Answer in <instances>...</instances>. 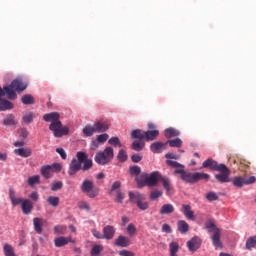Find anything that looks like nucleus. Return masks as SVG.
I'll return each instance as SVG.
<instances>
[{"label": "nucleus", "instance_id": "1", "mask_svg": "<svg viewBox=\"0 0 256 256\" xmlns=\"http://www.w3.org/2000/svg\"><path fill=\"white\" fill-rule=\"evenodd\" d=\"M59 119H61V116L58 112L47 113L43 116V120L46 121V123H50L49 129L50 131H53L54 137L57 138L69 134V127L63 126V123H61Z\"/></svg>", "mask_w": 256, "mask_h": 256}, {"label": "nucleus", "instance_id": "2", "mask_svg": "<svg viewBox=\"0 0 256 256\" xmlns=\"http://www.w3.org/2000/svg\"><path fill=\"white\" fill-rule=\"evenodd\" d=\"M204 227L207 229L208 233H213L211 240L214 247L216 249H221V247H223V244L221 243V229L215 224V219L210 218L206 220Z\"/></svg>", "mask_w": 256, "mask_h": 256}, {"label": "nucleus", "instance_id": "3", "mask_svg": "<svg viewBox=\"0 0 256 256\" xmlns=\"http://www.w3.org/2000/svg\"><path fill=\"white\" fill-rule=\"evenodd\" d=\"M161 179V172L154 171L151 174L144 173L140 178H136L139 187H157Z\"/></svg>", "mask_w": 256, "mask_h": 256}, {"label": "nucleus", "instance_id": "4", "mask_svg": "<svg viewBox=\"0 0 256 256\" xmlns=\"http://www.w3.org/2000/svg\"><path fill=\"white\" fill-rule=\"evenodd\" d=\"M115 157V152L112 147H106L103 152H97L94 161L98 165H109L111 161H113V158Z\"/></svg>", "mask_w": 256, "mask_h": 256}, {"label": "nucleus", "instance_id": "5", "mask_svg": "<svg viewBox=\"0 0 256 256\" xmlns=\"http://www.w3.org/2000/svg\"><path fill=\"white\" fill-rule=\"evenodd\" d=\"M76 158L72 159L70 164H69V170H68V175L73 176L76 175L78 171H81L83 161L87 159V153L83 151H79L76 154Z\"/></svg>", "mask_w": 256, "mask_h": 256}, {"label": "nucleus", "instance_id": "6", "mask_svg": "<svg viewBox=\"0 0 256 256\" xmlns=\"http://www.w3.org/2000/svg\"><path fill=\"white\" fill-rule=\"evenodd\" d=\"M80 189L90 199H95L99 195V189L95 188V184L91 180H84Z\"/></svg>", "mask_w": 256, "mask_h": 256}, {"label": "nucleus", "instance_id": "7", "mask_svg": "<svg viewBox=\"0 0 256 256\" xmlns=\"http://www.w3.org/2000/svg\"><path fill=\"white\" fill-rule=\"evenodd\" d=\"M40 171L44 179H50L51 173H53L54 171L56 172L61 171V164L54 163L52 165H45L41 167Z\"/></svg>", "mask_w": 256, "mask_h": 256}, {"label": "nucleus", "instance_id": "8", "mask_svg": "<svg viewBox=\"0 0 256 256\" xmlns=\"http://www.w3.org/2000/svg\"><path fill=\"white\" fill-rule=\"evenodd\" d=\"M211 169V171H223L225 164H219L213 159H207L202 163V169Z\"/></svg>", "mask_w": 256, "mask_h": 256}, {"label": "nucleus", "instance_id": "9", "mask_svg": "<svg viewBox=\"0 0 256 256\" xmlns=\"http://www.w3.org/2000/svg\"><path fill=\"white\" fill-rule=\"evenodd\" d=\"M220 174H216L214 177L218 183H230L231 170L224 164V169L218 170Z\"/></svg>", "mask_w": 256, "mask_h": 256}, {"label": "nucleus", "instance_id": "10", "mask_svg": "<svg viewBox=\"0 0 256 256\" xmlns=\"http://www.w3.org/2000/svg\"><path fill=\"white\" fill-rule=\"evenodd\" d=\"M166 164L175 169V175H180V177H182L183 173H185V166L177 161L167 160Z\"/></svg>", "mask_w": 256, "mask_h": 256}, {"label": "nucleus", "instance_id": "11", "mask_svg": "<svg viewBox=\"0 0 256 256\" xmlns=\"http://www.w3.org/2000/svg\"><path fill=\"white\" fill-rule=\"evenodd\" d=\"M94 129L96 133H105L109 131V122L106 120H99L94 123Z\"/></svg>", "mask_w": 256, "mask_h": 256}, {"label": "nucleus", "instance_id": "12", "mask_svg": "<svg viewBox=\"0 0 256 256\" xmlns=\"http://www.w3.org/2000/svg\"><path fill=\"white\" fill-rule=\"evenodd\" d=\"M116 231L117 229L115 228V226H112V225L104 226L103 228L104 239H106L107 241H111V239L115 237Z\"/></svg>", "mask_w": 256, "mask_h": 256}, {"label": "nucleus", "instance_id": "13", "mask_svg": "<svg viewBox=\"0 0 256 256\" xmlns=\"http://www.w3.org/2000/svg\"><path fill=\"white\" fill-rule=\"evenodd\" d=\"M182 213L188 221H195V212L191 208V205L189 204H183L182 205Z\"/></svg>", "mask_w": 256, "mask_h": 256}, {"label": "nucleus", "instance_id": "14", "mask_svg": "<svg viewBox=\"0 0 256 256\" xmlns=\"http://www.w3.org/2000/svg\"><path fill=\"white\" fill-rule=\"evenodd\" d=\"M9 199L13 207H17V205H23V202H25V198H17L15 190L13 188L9 189Z\"/></svg>", "mask_w": 256, "mask_h": 256}, {"label": "nucleus", "instance_id": "15", "mask_svg": "<svg viewBox=\"0 0 256 256\" xmlns=\"http://www.w3.org/2000/svg\"><path fill=\"white\" fill-rule=\"evenodd\" d=\"M167 149V142L163 143V142H154L150 145V151H152V153H163V151H165Z\"/></svg>", "mask_w": 256, "mask_h": 256}, {"label": "nucleus", "instance_id": "16", "mask_svg": "<svg viewBox=\"0 0 256 256\" xmlns=\"http://www.w3.org/2000/svg\"><path fill=\"white\" fill-rule=\"evenodd\" d=\"M109 139V134L104 133L97 136L95 140L91 143V149L95 150L99 147V143H105Z\"/></svg>", "mask_w": 256, "mask_h": 256}, {"label": "nucleus", "instance_id": "17", "mask_svg": "<svg viewBox=\"0 0 256 256\" xmlns=\"http://www.w3.org/2000/svg\"><path fill=\"white\" fill-rule=\"evenodd\" d=\"M187 247L189 251H197L201 247V238L195 236L190 241L187 242Z\"/></svg>", "mask_w": 256, "mask_h": 256}, {"label": "nucleus", "instance_id": "18", "mask_svg": "<svg viewBox=\"0 0 256 256\" xmlns=\"http://www.w3.org/2000/svg\"><path fill=\"white\" fill-rule=\"evenodd\" d=\"M116 247H129L131 245V240L127 236L120 235L114 242Z\"/></svg>", "mask_w": 256, "mask_h": 256}, {"label": "nucleus", "instance_id": "19", "mask_svg": "<svg viewBox=\"0 0 256 256\" xmlns=\"http://www.w3.org/2000/svg\"><path fill=\"white\" fill-rule=\"evenodd\" d=\"M21 209L24 215H31L33 212V202L29 199H25L21 205Z\"/></svg>", "mask_w": 256, "mask_h": 256}, {"label": "nucleus", "instance_id": "20", "mask_svg": "<svg viewBox=\"0 0 256 256\" xmlns=\"http://www.w3.org/2000/svg\"><path fill=\"white\" fill-rule=\"evenodd\" d=\"M159 183H162V187L165 189L167 195H169L173 190V186L171 185V180L169 178L161 175Z\"/></svg>", "mask_w": 256, "mask_h": 256}, {"label": "nucleus", "instance_id": "21", "mask_svg": "<svg viewBox=\"0 0 256 256\" xmlns=\"http://www.w3.org/2000/svg\"><path fill=\"white\" fill-rule=\"evenodd\" d=\"M129 199L131 203L138 205L141 201H145V196L139 192H129Z\"/></svg>", "mask_w": 256, "mask_h": 256}, {"label": "nucleus", "instance_id": "22", "mask_svg": "<svg viewBox=\"0 0 256 256\" xmlns=\"http://www.w3.org/2000/svg\"><path fill=\"white\" fill-rule=\"evenodd\" d=\"M15 155H18L19 157H31L33 155V150L31 148H18L14 150Z\"/></svg>", "mask_w": 256, "mask_h": 256}, {"label": "nucleus", "instance_id": "23", "mask_svg": "<svg viewBox=\"0 0 256 256\" xmlns=\"http://www.w3.org/2000/svg\"><path fill=\"white\" fill-rule=\"evenodd\" d=\"M177 231L182 235L189 233V224L185 220H179L177 222Z\"/></svg>", "mask_w": 256, "mask_h": 256}, {"label": "nucleus", "instance_id": "24", "mask_svg": "<svg viewBox=\"0 0 256 256\" xmlns=\"http://www.w3.org/2000/svg\"><path fill=\"white\" fill-rule=\"evenodd\" d=\"M34 231L41 235L43 233V218L36 217L33 219Z\"/></svg>", "mask_w": 256, "mask_h": 256}, {"label": "nucleus", "instance_id": "25", "mask_svg": "<svg viewBox=\"0 0 256 256\" xmlns=\"http://www.w3.org/2000/svg\"><path fill=\"white\" fill-rule=\"evenodd\" d=\"M180 179L184 181V183H190L191 185L195 184V173L185 171Z\"/></svg>", "mask_w": 256, "mask_h": 256}, {"label": "nucleus", "instance_id": "26", "mask_svg": "<svg viewBox=\"0 0 256 256\" xmlns=\"http://www.w3.org/2000/svg\"><path fill=\"white\" fill-rule=\"evenodd\" d=\"M159 135V130H147L144 131V139L145 141H155L157 136Z\"/></svg>", "mask_w": 256, "mask_h": 256}, {"label": "nucleus", "instance_id": "27", "mask_svg": "<svg viewBox=\"0 0 256 256\" xmlns=\"http://www.w3.org/2000/svg\"><path fill=\"white\" fill-rule=\"evenodd\" d=\"M71 241V237H58L54 239L55 247H65Z\"/></svg>", "mask_w": 256, "mask_h": 256}, {"label": "nucleus", "instance_id": "28", "mask_svg": "<svg viewBox=\"0 0 256 256\" xmlns=\"http://www.w3.org/2000/svg\"><path fill=\"white\" fill-rule=\"evenodd\" d=\"M181 133L179 132V130L175 129V128H167L164 131V137H166V139H171L173 137H179Z\"/></svg>", "mask_w": 256, "mask_h": 256}, {"label": "nucleus", "instance_id": "29", "mask_svg": "<svg viewBox=\"0 0 256 256\" xmlns=\"http://www.w3.org/2000/svg\"><path fill=\"white\" fill-rule=\"evenodd\" d=\"M209 179H211V176L207 173H203V172L194 173V183H197L198 181H209Z\"/></svg>", "mask_w": 256, "mask_h": 256}, {"label": "nucleus", "instance_id": "30", "mask_svg": "<svg viewBox=\"0 0 256 256\" xmlns=\"http://www.w3.org/2000/svg\"><path fill=\"white\" fill-rule=\"evenodd\" d=\"M175 207L172 204H164L160 209V215H169L174 213Z\"/></svg>", "mask_w": 256, "mask_h": 256}, {"label": "nucleus", "instance_id": "31", "mask_svg": "<svg viewBox=\"0 0 256 256\" xmlns=\"http://www.w3.org/2000/svg\"><path fill=\"white\" fill-rule=\"evenodd\" d=\"M35 119V113L33 112H25L22 116V121L26 125H31V122Z\"/></svg>", "mask_w": 256, "mask_h": 256}, {"label": "nucleus", "instance_id": "32", "mask_svg": "<svg viewBox=\"0 0 256 256\" xmlns=\"http://www.w3.org/2000/svg\"><path fill=\"white\" fill-rule=\"evenodd\" d=\"M132 139H139V141H143L145 139V131L140 129L133 130L131 133Z\"/></svg>", "mask_w": 256, "mask_h": 256}, {"label": "nucleus", "instance_id": "33", "mask_svg": "<svg viewBox=\"0 0 256 256\" xmlns=\"http://www.w3.org/2000/svg\"><path fill=\"white\" fill-rule=\"evenodd\" d=\"M3 125H6V126L17 125V121H15V116L13 114H8L3 119Z\"/></svg>", "mask_w": 256, "mask_h": 256}, {"label": "nucleus", "instance_id": "34", "mask_svg": "<svg viewBox=\"0 0 256 256\" xmlns=\"http://www.w3.org/2000/svg\"><path fill=\"white\" fill-rule=\"evenodd\" d=\"M83 133L86 137H93V134L96 133L95 126L87 125L83 128Z\"/></svg>", "mask_w": 256, "mask_h": 256}, {"label": "nucleus", "instance_id": "35", "mask_svg": "<svg viewBox=\"0 0 256 256\" xmlns=\"http://www.w3.org/2000/svg\"><path fill=\"white\" fill-rule=\"evenodd\" d=\"M144 147H145V142H143L142 140H135L132 143V149L134 151H143Z\"/></svg>", "mask_w": 256, "mask_h": 256}, {"label": "nucleus", "instance_id": "36", "mask_svg": "<svg viewBox=\"0 0 256 256\" xmlns=\"http://www.w3.org/2000/svg\"><path fill=\"white\" fill-rule=\"evenodd\" d=\"M232 183L234 185V187H238V188H241L243 187V185H246L245 184V177H234L232 179Z\"/></svg>", "mask_w": 256, "mask_h": 256}, {"label": "nucleus", "instance_id": "37", "mask_svg": "<svg viewBox=\"0 0 256 256\" xmlns=\"http://www.w3.org/2000/svg\"><path fill=\"white\" fill-rule=\"evenodd\" d=\"M3 251L5 256H15V249L10 244H4Z\"/></svg>", "mask_w": 256, "mask_h": 256}, {"label": "nucleus", "instance_id": "38", "mask_svg": "<svg viewBox=\"0 0 256 256\" xmlns=\"http://www.w3.org/2000/svg\"><path fill=\"white\" fill-rule=\"evenodd\" d=\"M21 101L23 105H33L35 103V98H33V96H31L30 94H26L22 96Z\"/></svg>", "mask_w": 256, "mask_h": 256}, {"label": "nucleus", "instance_id": "39", "mask_svg": "<svg viewBox=\"0 0 256 256\" xmlns=\"http://www.w3.org/2000/svg\"><path fill=\"white\" fill-rule=\"evenodd\" d=\"M169 249H170V256H176L177 253L179 252V243L171 242L169 244Z\"/></svg>", "mask_w": 256, "mask_h": 256}, {"label": "nucleus", "instance_id": "40", "mask_svg": "<svg viewBox=\"0 0 256 256\" xmlns=\"http://www.w3.org/2000/svg\"><path fill=\"white\" fill-rule=\"evenodd\" d=\"M47 203L51 205V207H59V197L57 196H49L47 198Z\"/></svg>", "mask_w": 256, "mask_h": 256}, {"label": "nucleus", "instance_id": "41", "mask_svg": "<svg viewBox=\"0 0 256 256\" xmlns=\"http://www.w3.org/2000/svg\"><path fill=\"white\" fill-rule=\"evenodd\" d=\"M167 145H170L171 147H181L183 145V141L180 138H176L174 140H168Z\"/></svg>", "mask_w": 256, "mask_h": 256}, {"label": "nucleus", "instance_id": "42", "mask_svg": "<svg viewBox=\"0 0 256 256\" xmlns=\"http://www.w3.org/2000/svg\"><path fill=\"white\" fill-rule=\"evenodd\" d=\"M256 246V236L249 237L246 241V249H253Z\"/></svg>", "mask_w": 256, "mask_h": 256}, {"label": "nucleus", "instance_id": "43", "mask_svg": "<svg viewBox=\"0 0 256 256\" xmlns=\"http://www.w3.org/2000/svg\"><path fill=\"white\" fill-rule=\"evenodd\" d=\"M82 163V171H89V169H91V167H93V160L86 158Z\"/></svg>", "mask_w": 256, "mask_h": 256}, {"label": "nucleus", "instance_id": "44", "mask_svg": "<svg viewBox=\"0 0 256 256\" xmlns=\"http://www.w3.org/2000/svg\"><path fill=\"white\" fill-rule=\"evenodd\" d=\"M109 145H113L114 147H123V144H121V141L119 140V137H112L108 140Z\"/></svg>", "mask_w": 256, "mask_h": 256}, {"label": "nucleus", "instance_id": "45", "mask_svg": "<svg viewBox=\"0 0 256 256\" xmlns=\"http://www.w3.org/2000/svg\"><path fill=\"white\" fill-rule=\"evenodd\" d=\"M129 173H130V175H132L134 177H137V175L141 174V167H139V166H131L129 168Z\"/></svg>", "mask_w": 256, "mask_h": 256}, {"label": "nucleus", "instance_id": "46", "mask_svg": "<svg viewBox=\"0 0 256 256\" xmlns=\"http://www.w3.org/2000/svg\"><path fill=\"white\" fill-rule=\"evenodd\" d=\"M117 158L121 163H124V161H127V152L123 149L119 150Z\"/></svg>", "mask_w": 256, "mask_h": 256}, {"label": "nucleus", "instance_id": "47", "mask_svg": "<svg viewBox=\"0 0 256 256\" xmlns=\"http://www.w3.org/2000/svg\"><path fill=\"white\" fill-rule=\"evenodd\" d=\"M162 196H163V192L159 190H154L150 194V199L151 201H155L156 199H159V197H162Z\"/></svg>", "mask_w": 256, "mask_h": 256}, {"label": "nucleus", "instance_id": "48", "mask_svg": "<svg viewBox=\"0 0 256 256\" xmlns=\"http://www.w3.org/2000/svg\"><path fill=\"white\" fill-rule=\"evenodd\" d=\"M206 199L208 201H218L219 200V196L217 195V193L215 192H209L207 195H206Z\"/></svg>", "mask_w": 256, "mask_h": 256}, {"label": "nucleus", "instance_id": "49", "mask_svg": "<svg viewBox=\"0 0 256 256\" xmlns=\"http://www.w3.org/2000/svg\"><path fill=\"white\" fill-rule=\"evenodd\" d=\"M59 189H63V182H61V181L54 182L51 186V190L52 191H59Z\"/></svg>", "mask_w": 256, "mask_h": 256}, {"label": "nucleus", "instance_id": "50", "mask_svg": "<svg viewBox=\"0 0 256 256\" xmlns=\"http://www.w3.org/2000/svg\"><path fill=\"white\" fill-rule=\"evenodd\" d=\"M137 207H139L141 209V211H147V209H149V203H147L145 200H143L137 204Z\"/></svg>", "mask_w": 256, "mask_h": 256}, {"label": "nucleus", "instance_id": "51", "mask_svg": "<svg viewBox=\"0 0 256 256\" xmlns=\"http://www.w3.org/2000/svg\"><path fill=\"white\" fill-rule=\"evenodd\" d=\"M78 207L79 209H82L85 211H91V206L87 202H79Z\"/></svg>", "mask_w": 256, "mask_h": 256}, {"label": "nucleus", "instance_id": "52", "mask_svg": "<svg viewBox=\"0 0 256 256\" xmlns=\"http://www.w3.org/2000/svg\"><path fill=\"white\" fill-rule=\"evenodd\" d=\"M127 233L130 234L131 236L135 235L137 233V228L133 224H129L127 226Z\"/></svg>", "mask_w": 256, "mask_h": 256}, {"label": "nucleus", "instance_id": "53", "mask_svg": "<svg viewBox=\"0 0 256 256\" xmlns=\"http://www.w3.org/2000/svg\"><path fill=\"white\" fill-rule=\"evenodd\" d=\"M101 251H103V247H101L100 245H95L92 248L91 254L92 255H99V253H101Z\"/></svg>", "mask_w": 256, "mask_h": 256}, {"label": "nucleus", "instance_id": "54", "mask_svg": "<svg viewBox=\"0 0 256 256\" xmlns=\"http://www.w3.org/2000/svg\"><path fill=\"white\" fill-rule=\"evenodd\" d=\"M37 183H39V176H32L28 178V184L31 186L37 185Z\"/></svg>", "mask_w": 256, "mask_h": 256}, {"label": "nucleus", "instance_id": "55", "mask_svg": "<svg viewBox=\"0 0 256 256\" xmlns=\"http://www.w3.org/2000/svg\"><path fill=\"white\" fill-rule=\"evenodd\" d=\"M255 181H256L255 176H250V177H248V178H245V177H244V183H245V185H253V183H255Z\"/></svg>", "mask_w": 256, "mask_h": 256}, {"label": "nucleus", "instance_id": "56", "mask_svg": "<svg viewBox=\"0 0 256 256\" xmlns=\"http://www.w3.org/2000/svg\"><path fill=\"white\" fill-rule=\"evenodd\" d=\"M56 153L60 154L61 159H67V153L65 152V149L57 148Z\"/></svg>", "mask_w": 256, "mask_h": 256}, {"label": "nucleus", "instance_id": "57", "mask_svg": "<svg viewBox=\"0 0 256 256\" xmlns=\"http://www.w3.org/2000/svg\"><path fill=\"white\" fill-rule=\"evenodd\" d=\"M92 235L96 239H104V235L101 232H99L98 230L93 229L92 230Z\"/></svg>", "mask_w": 256, "mask_h": 256}, {"label": "nucleus", "instance_id": "58", "mask_svg": "<svg viewBox=\"0 0 256 256\" xmlns=\"http://www.w3.org/2000/svg\"><path fill=\"white\" fill-rule=\"evenodd\" d=\"M123 199H125V196H123V193L120 190H118L116 195L117 203H123Z\"/></svg>", "mask_w": 256, "mask_h": 256}, {"label": "nucleus", "instance_id": "59", "mask_svg": "<svg viewBox=\"0 0 256 256\" xmlns=\"http://www.w3.org/2000/svg\"><path fill=\"white\" fill-rule=\"evenodd\" d=\"M131 159H132L133 163H139L143 159V156H141L139 154H134L131 156Z\"/></svg>", "mask_w": 256, "mask_h": 256}, {"label": "nucleus", "instance_id": "60", "mask_svg": "<svg viewBox=\"0 0 256 256\" xmlns=\"http://www.w3.org/2000/svg\"><path fill=\"white\" fill-rule=\"evenodd\" d=\"M117 189H121V182H119V181H115V182L112 184L111 192L117 191Z\"/></svg>", "mask_w": 256, "mask_h": 256}, {"label": "nucleus", "instance_id": "61", "mask_svg": "<svg viewBox=\"0 0 256 256\" xmlns=\"http://www.w3.org/2000/svg\"><path fill=\"white\" fill-rule=\"evenodd\" d=\"M162 231L164 233H172L173 230L171 229V226L169 224H163Z\"/></svg>", "mask_w": 256, "mask_h": 256}, {"label": "nucleus", "instance_id": "62", "mask_svg": "<svg viewBox=\"0 0 256 256\" xmlns=\"http://www.w3.org/2000/svg\"><path fill=\"white\" fill-rule=\"evenodd\" d=\"M20 137L21 139H27V137H29V131H27V129H22L20 131Z\"/></svg>", "mask_w": 256, "mask_h": 256}, {"label": "nucleus", "instance_id": "63", "mask_svg": "<svg viewBox=\"0 0 256 256\" xmlns=\"http://www.w3.org/2000/svg\"><path fill=\"white\" fill-rule=\"evenodd\" d=\"M119 255H121V256H135V254L133 252L127 251V250L120 251Z\"/></svg>", "mask_w": 256, "mask_h": 256}, {"label": "nucleus", "instance_id": "64", "mask_svg": "<svg viewBox=\"0 0 256 256\" xmlns=\"http://www.w3.org/2000/svg\"><path fill=\"white\" fill-rule=\"evenodd\" d=\"M166 159H179V156L173 153H168L165 155Z\"/></svg>", "mask_w": 256, "mask_h": 256}]
</instances>
